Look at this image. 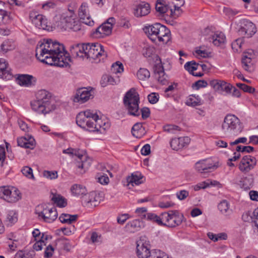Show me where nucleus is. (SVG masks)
<instances>
[{"instance_id": "obj_1", "label": "nucleus", "mask_w": 258, "mask_h": 258, "mask_svg": "<svg viewBox=\"0 0 258 258\" xmlns=\"http://www.w3.org/2000/svg\"><path fill=\"white\" fill-rule=\"evenodd\" d=\"M36 57L43 63L59 67H67L71 58L62 44L44 39L36 48Z\"/></svg>"}, {"instance_id": "obj_2", "label": "nucleus", "mask_w": 258, "mask_h": 258, "mask_svg": "<svg viewBox=\"0 0 258 258\" xmlns=\"http://www.w3.org/2000/svg\"><path fill=\"white\" fill-rule=\"evenodd\" d=\"M70 52L74 57L82 59L86 58L96 60L100 56L106 57L107 56L103 47L98 43L75 44L71 46Z\"/></svg>"}, {"instance_id": "obj_3", "label": "nucleus", "mask_w": 258, "mask_h": 258, "mask_svg": "<svg viewBox=\"0 0 258 258\" xmlns=\"http://www.w3.org/2000/svg\"><path fill=\"white\" fill-rule=\"evenodd\" d=\"M123 102L128 114L139 116L141 113L143 119H146L150 116V110L148 107H143L141 109V111H139L140 97L135 88H131L125 93Z\"/></svg>"}, {"instance_id": "obj_4", "label": "nucleus", "mask_w": 258, "mask_h": 258, "mask_svg": "<svg viewBox=\"0 0 258 258\" xmlns=\"http://www.w3.org/2000/svg\"><path fill=\"white\" fill-rule=\"evenodd\" d=\"M102 120L96 112L90 110L80 112L76 116V123L81 127L91 132H100L105 130L106 123L101 124Z\"/></svg>"}, {"instance_id": "obj_5", "label": "nucleus", "mask_w": 258, "mask_h": 258, "mask_svg": "<svg viewBox=\"0 0 258 258\" xmlns=\"http://www.w3.org/2000/svg\"><path fill=\"white\" fill-rule=\"evenodd\" d=\"M143 30L149 38L155 44H167L171 39L170 30L159 23L146 26Z\"/></svg>"}, {"instance_id": "obj_6", "label": "nucleus", "mask_w": 258, "mask_h": 258, "mask_svg": "<svg viewBox=\"0 0 258 258\" xmlns=\"http://www.w3.org/2000/svg\"><path fill=\"white\" fill-rule=\"evenodd\" d=\"M52 102L51 94L45 90H41L36 94V100L32 101L31 105L34 111L45 115L55 109Z\"/></svg>"}, {"instance_id": "obj_7", "label": "nucleus", "mask_w": 258, "mask_h": 258, "mask_svg": "<svg viewBox=\"0 0 258 258\" xmlns=\"http://www.w3.org/2000/svg\"><path fill=\"white\" fill-rule=\"evenodd\" d=\"M239 119L232 114L227 115L222 125V130L226 136H236L242 131Z\"/></svg>"}, {"instance_id": "obj_8", "label": "nucleus", "mask_w": 258, "mask_h": 258, "mask_svg": "<svg viewBox=\"0 0 258 258\" xmlns=\"http://www.w3.org/2000/svg\"><path fill=\"white\" fill-rule=\"evenodd\" d=\"M137 254L139 258H169L164 252L160 250L150 251L148 243L141 240L137 243Z\"/></svg>"}, {"instance_id": "obj_9", "label": "nucleus", "mask_w": 258, "mask_h": 258, "mask_svg": "<svg viewBox=\"0 0 258 258\" xmlns=\"http://www.w3.org/2000/svg\"><path fill=\"white\" fill-rule=\"evenodd\" d=\"M57 26L64 30L68 29H72L74 31L80 30V26L78 25L76 16L74 11L70 10L61 14Z\"/></svg>"}, {"instance_id": "obj_10", "label": "nucleus", "mask_w": 258, "mask_h": 258, "mask_svg": "<svg viewBox=\"0 0 258 258\" xmlns=\"http://www.w3.org/2000/svg\"><path fill=\"white\" fill-rule=\"evenodd\" d=\"M94 97V89L92 87L80 88L74 96L73 101L75 102L83 103L90 98Z\"/></svg>"}, {"instance_id": "obj_11", "label": "nucleus", "mask_w": 258, "mask_h": 258, "mask_svg": "<svg viewBox=\"0 0 258 258\" xmlns=\"http://www.w3.org/2000/svg\"><path fill=\"white\" fill-rule=\"evenodd\" d=\"M38 217L43 219V221L47 223L53 222L57 217V212L55 207H49L44 205L42 211L36 212Z\"/></svg>"}, {"instance_id": "obj_12", "label": "nucleus", "mask_w": 258, "mask_h": 258, "mask_svg": "<svg viewBox=\"0 0 258 258\" xmlns=\"http://www.w3.org/2000/svg\"><path fill=\"white\" fill-rule=\"evenodd\" d=\"M256 164L255 158L250 155L244 156L239 164V169L241 172L246 173L253 169Z\"/></svg>"}, {"instance_id": "obj_13", "label": "nucleus", "mask_w": 258, "mask_h": 258, "mask_svg": "<svg viewBox=\"0 0 258 258\" xmlns=\"http://www.w3.org/2000/svg\"><path fill=\"white\" fill-rule=\"evenodd\" d=\"M256 32L255 25L248 20H243L242 26L239 30V33L241 35H244L245 37L249 38L252 37Z\"/></svg>"}, {"instance_id": "obj_14", "label": "nucleus", "mask_w": 258, "mask_h": 258, "mask_svg": "<svg viewBox=\"0 0 258 258\" xmlns=\"http://www.w3.org/2000/svg\"><path fill=\"white\" fill-rule=\"evenodd\" d=\"M184 218L183 214H180L178 211L171 210L169 223H163L162 226L175 227L181 224Z\"/></svg>"}, {"instance_id": "obj_15", "label": "nucleus", "mask_w": 258, "mask_h": 258, "mask_svg": "<svg viewBox=\"0 0 258 258\" xmlns=\"http://www.w3.org/2000/svg\"><path fill=\"white\" fill-rule=\"evenodd\" d=\"M217 167L216 164H213L211 161L207 160L199 161L195 165L196 169L202 173L210 172L211 170L216 169Z\"/></svg>"}, {"instance_id": "obj_16", "label": "nucleus", "mask_w": 258, "mask_h": 258, "mask_svg": "<svg viewBox=\"0 0 258 258\" xmlns=\"http://www.w3.org/2000/svg\"><path fill=\"white\" fill-rule=\"evenodd\" d=\"M79 16L81 22L88 26H92L94 22L88 14V9L86 3H83L79 9Z\"/></svg>"}, {"instance_id": "obj_17", "label": "nucleus", "mask_w": 258, "mask_h": 258, "mask_svg": "<svg viewBox=\"0 0 258 258\" xmlns=\"http://www.w3.org/2000/svg\"><path fill=\"white\" fill-rule=\"evenodd\" d=\"M16 80L20 86L26 87L34 85L36 81V79L33 76L26 74L19 75Z\"/></svg>"}, {"instance_id": "obj_18", "label": "nucleus", "mask_w": 258, "mask_h": 258, "mask_svg": "<svg viewBox=\"0 0 258 258\" xmlns=\"http://www.w3.org/2000/svg\"><path fill=\"white\" fill-rule=\"evenodd\" d=\"M150 12V5L147 3L143 2L136 6L134 14L137 17H141L147 15Z\"/></svg>"}, {"instance_id": "obj_19", "label": "nucleus", "mask_w": 258, "mask_h": 258, "mask_svg": "<svg viewBox=\"0 0 258 258\" xmlns=\"http://www.w3.org/2000/svg\"><path fill=\"white\" fill-rule=\"evenodd\" d=\"M12 77L13 75L8 68V64L6 62V60L3 58L0 59V78L9 80Z\"/></svg>"}, {"instance_id": "obj_20", "label": "nucleus", "mask_w": 258, "mask_h": 258, "mask_svg": "<svg viewBox=\"0 0 258 258\" xmlns=\"http://www.w3.org/2000/svg\"><path fill=\"white\" fill-rule=\"evenodd\" d=\"M17 144L19 146L26 149H33L35 146V141L34 139L30 136L26 137H21L17 139Z\"/></svg>"}, {"instance_id": "obj_21", "label": "nucleus", "mask_w": 258, "mask_h": 258, "mask_svg": "<svg viewBox=\"0 0 258 258\" xmlns=\"http://www.w3.org/2000/svg\"><path fill=\"white\" fill-rule=\"evenodd\" d=\"M156 78L161 84L164 85L167 82V76L165 75L163 67L161 64H157L154 68Z\"/></svg>"}, {"instance_id": "obj_22", "label": "nucleus", "mask_w": 258, "mask_h": 258, "mask_svg": "<svg viewBox=\"0 0 258 258\" xmlns=\"http://www.w3.org/2000/svg\"><path fill=\"white\" fill-rule=\"evenodd\" d=\"M112 30V28L111 25H107L104 23L96 29L95 34L98 37H104L110 35Z\"/></svg>"}, {"instance_id": "obj_23", "label": "nucleus", "mask_w": 258, "mask_h": 258, "mask_svg": "<svg viewBox=\"0 0 258 258\" xmlns=\"http://www.w3.org/2000/svg\"><path fill=\"white\" fill-rule=\"evenodd\" d=\"M83 201L86 204L90 203L91 206L96 207L99 203V197L96 195V192H91L83 197Z\"/></svg>"}, {"instance_id": "obj_24", "label": "nucleus", "mask_w": 258, "mask_h": 258, "mask_svg": "<svg viewBox=\"0 0 258 258\" xmlns=\"http://www.w3.org/2000/svg\"><path fill=\"white\" fill-rule=\"evenodd\" d=\"M143 226V223L140 220L136 219L128 222L125 225V228L127 231L135 232L139 230Z\"/></svg>"}, {"instance_id": "obj_25", "label": "nucleus", "mask_w": 258, "mask_h": 258, "mask_svg": "<svg viewBox=\"0 0 258 258\" xmlns=\"http://www.w3.org/2000/svg\"><path fill=\"white\" fill-rule=\"evenodd\" d=\"M78 218V215H70L63 213L59 217V220L62 223L71 225L77 220Z\"/></svg>"}, {"instance_id": "obj_26", "label": "nucleus", "mask_w": 258, "mask_h": 258, "mask_svg": "<svg viewBox=\"0 0 258 258\" xmlns=\"http://www.w3.org/2000/svg\"><path fill=\"white\" fill-rule=\"evenodd\" d=\"M52 197L51 200L57 205V206L63 208L67 205V202L66 199L62 196L57 194H53L51 192Z\"/></svg>"}, {"instance_id": "obj_27", "label": "nucleus", "mask_w": 258, "mask_h": 258, "mask_svg": "<svg viewBox=\"0 0 258 258\" xmlns=\"http://www.w3.org/2000/svg\"><path fill=\"white\" fill-rule=\"evenodd\" d=\"M71 189L72 194L76 196H83V197H85L86 195L88 194L86 187L80 184H75L73 185Z\"/></svg>"}, {"instance_id": "obj_28", "label": "nucleus", "mask_w": 258, "mask_h": 258, "mask_svg": "<svg viewBox=\"0 0 258 258\" xmlns=\"http://www.w3.org/2000/svg\"><path fill=\"white\" fill-rule=\"evenodd\" d=\"M143 176L140 174L138 175L137 174L133 173L131 176H128L126 178L127 182V186H129V188H131L130 185L133 186L134 184L138 185L143 183L142 179Z\"/></svg>"}, {"instance_id": "obj_29", "label": "nucleus", "mask_w": 258, "mask_h": 258, "mask_svg": "<svg viewBox=\"0 0 258 258\" xmlns=\"http://www.w3.org/2000/svg\"><path fill=\"white\" fill-rule=\"evenodd\" d=\"M21 199V195L19 190L16 189L11 190V194H9L8 197H5V201L9 203H16Z\"/></svg>"}, {"instance_id": "obj_30", "label": "nucleus", "mask_w": 258, "mask_h": 258, "mask_svg": "<svg viewBox=\"0 0 258 258\" xmlns=\"http://www.w3.org/2000/svg\"><path fill=\"white\" fill-rule=\"evenodd\" d=\"M12 19L13 18L10 12L5 10L0 11V25H4L10 23Z\"/></svg>"}, {"instance_id": "obj_31", "label": "nucleus", "mask_w": 258, "mask_h": 258, "mask_svg": "<svg viewBox=\"0 0 258 258\" xmlns=\"http://www.w3.org/2000/svg\"><path fill=\"white\" fill-rule=\"evenodd\" d=\"M15 45L12 40L7 39L5 40L1 45V51L4 53L15 49Z\"/></svg>"}, {"instance_id": "obj_32", "label": "nucleus", "mask_w": 258, "mask_h": 258, "mask_svg": "<svg viewBox=\"0 0 258 258\" xmlns=\"http://www.w3.org/2000/svg\"><path fill=\"white\" fill-rule=\"evenodd\" d=\"M29 18L32 23L35 25L36 27L39 28V26H40V24H41V21L43 20V16L38 14L36 12H32L30 13Z\"/></svg>"}, {"instance_id": "obj_33", "label": "nucleus", "mask_w": 258, "mask_h": 258, "mask_svg": "<svg viewBox=\"0 0 258 258\" xmlns=\"http://www.w3.org/2000/svg\"><path fill=\"white\" fill-rule=\"evenodd\" d=\"M225 40V36L222 33L218 34H215L211 38V40H212L213 44L216 46H219L222 44H224Z\"/></svg>"}, {"instance_id": "obj_34", "label": "nucleus", "mask_w": 258, "mask_h": 258, "mask_svg": "<svg viewBox=\"0 0 258 258\" xmlns=\"http://www.w3.org/2000/svg\"><path fill=\"white\" fill-rule=\"evenodd\" d=\"M156 10L160 14H164L168 10V7L165 5V2L164 0H157L156 7Z\"/></svg>"}, {"instance_id": "obj_35", "label": "nucleus", "mask_w": 258, "mask_h": 258, "mask_svg": "<svg viewBox=\"0 0 258 258\" xmlns=\"http://www.w3.org/2000/svg\"><path fill=\"white\" fill-rule=\"evenodd\" d=\"M219 210L225 215L229 214L231 210L230 209L229 204L227 201L222 200L218 205Z\"/></svg>"}, {"instance_id": "obj_36", "label": "nucleus", "mask_w": 258, "mask_h": 258, "mask_svg": "<svg viewBox=\"0 0 258 258\" xmlns=\"http://www.w3.org/2000/svg\"><path fill=\"white\" fill-rule=\"evenodd\" d=\"M137 76L140 80L146 81L150 78V73L145 68H141L138 71Z\"/></svg>"}, {"instance_id": "obj_37", "label": "nucleus", "mask_w": 258, "mask_h": 258, "mask_svg": "<svg viewBox=\"0 0 258 258\" xmlns=\"http://www.w3.org/2000/svg\"><path fill=\"white\" fill-rule=\"evenodd\" d=\"M142 216L144 219L156 222L159 225L162 226L163 224V223L160 220L159 217L155 214L149 213L143 215Z\"/></svg>"}, {"instance_id": "obj_38", "label": "nucleus", "mask_w": 258, "mask_h": 258, "mask_svg": "<svg viewBox=\"0 0 258 258\" xmlns=\"http://www.w3.org/2000/svg\"><path fill=\"white\" fill-rule=\"evenodd\" d=\"M254 175L252 174H248L243 179V186L244 188L250 189L253 185Z\"/></svg>"}, {"instance_id": "obj_39", "label": "nucleus", "mask_w": 258, "mask_h": 258, "mask_svg": "<svg viewBox=\"0 0 258 258\" xmlns=\"http://www.w3.org/2000/svg\"><path fill=\"white\" fill-rule=\"evenodd\" d=\"M182 143L180 138H178L172 139L170 144L173 150L178 151L183 148Z\"/></svg>"}, {"instance_id": "obj_40", "label": "nucleus", "mask_w": 258, "mask_h": 258, "mask_svg": "<svg viewBox=\"0 0 258 258\" xmlns=\"http://www.w3.org/2000/svg\"><path fill=\"white\" fill-rule=\"evenodd\" d=\"M18 220L17 215L16 212L14 211H10L8 212L7 218L6 222H8V225H12L16 223Z\"/></svg>"}, {"instance_id": "obj_41", "label": "nucleus", "mask_w": 258, "mask_h": 258, "mask_svg": "<svg viewBox=\"0 0 258 258\" xmlns=\"http://www.w3.org/2000/svg\"><path fill=\"white\" fill-rule=\"evenodd\" d=\"M91 159L88 158L87 159L86 158L84 159L81 161H78L77 166L79 168L87 169H88L90 165H91Z\"/></svg>"}, {"instance_id": "obj_42", "label": "nucleus", "mask_w": 258, "mask_h": 258, "mask_svg": "<svg viewBox=\"0 0 258 258\" xmlns=\"http://www.w3.org/2000/svg\"><path fill=\"white\" fill-rule=\"evenodd\" d=\"M197 66L198 64L195 61H191L187 62L184 64V68L186 70L188 71L190 74H192V73H194V71L197 70Z\"/></svg>"}, {"instance_id": "obj_43", "label": "nucleus", "mask_w": 258, "mask_h": 258, "mask_svg": "<svg viewBox=\"0 0 258 258\" xmlns=\"http://www.w3.org/2000/svg\"><path fill=\"white\" fill-rule=\"evenodd\" d=\"M43 239L46 240L47 239V235L44 236V234L42 235L41 239L35 242L33 245L34 249L37 251L42 249L43 246L45 245Z\"/></svg>"}, {"instance_id": "obj_44", "label": "nucleus", "mask_w": 258, "mask_h": 258, "mask_svg": "<svg viewBox=\"0 0 258 258\" xmlns=\"http://www.w3.org/2000/svg\"><path fill=\"white\" fill-rule=\"evenodd\" d=\"M111 70L115 73H120L123 71V66L122 63L117 61L113 63Z\"/></svg>"}, {"instance_id": "obj_45", "label": "nucleus", "mask_w": 258, "mask_h": 258, "mask_svg": "<svg viewBox=\"0 0 258 258\" xmlns=\"http://www.w3.org/2000/svg\"><path fill=\"white\" fill-rule=\"evenodd\" d=\"M67 239L63 237L58 239L56 240L57 244H60L63 246V249L67 251H70L71 248V245L69 243L67 242Z\"/></svg>"}, {"instance_id": "obj_46", "label": "nucleus", "mask_w": 258, "mask_h": 258, "mask_svg": "<svg viewBox=\"0 0 258 258\" xmlns=\"http://www.w3.org/2000/svg\"><path fill=\"white\" fill-rule=\"evenodd\" d=\"M236 86L245 92L253 93L255 91L254 88L247 86L245 84L237 83Z\"/></svg>"}, {"instance_id": "obj_47", "label": "nucleus", "mask_w": 258, "mask_h": 258, "mask_svg": "<svg viewBox=\"0 0 258 258\" xmlns=\"http://www.w3.org/2000/svg\"><path fill=\"white\" fill-rule=\"evenodd\" d=\"M23 174L29 179H34L32 169L28 166L24 167L21 170Z\"/></svg>"}, {"instance_id": "obj_48", "label": "nucleus", "mask_w": 258, "mask_h": 258, "mask_svg": "<svg viewBox=\"0 0 258 258\" xmlns=\"http://www.w3.org/2000/svg\"><path fill=\"white\" fill-rule=\"evenodd\" d=\"M43 175L44 177L51 180L56 179L58 177L56 171L45 170L43 171Z\"/></svg>"}, {"instance_id": "obj_49", "label": "nucleus", "mask_w": 258, "mask_h": 258, "mask_svg": "<svg viewBox=\"0 0 258 258\" xmlns=\"http://www.w3.org/2000/svg\"><path fill=\"white\" fill-rule=\"evenodd\" d=\"M236 151L237 152H246V153H251L254 151V148L251 146H243L241 147V146H237L236 147Z\"/></svg>"}, {"instance_id": "obj_50", "label": "nucleus", "mask_w": 258, "mask_h": 258, "mask_svg": "<svg viewBox=\"0 0 258 258\" xmlns=\"http://www.w3.org/2000/svg\"><path fill=\"white\" fill-rule=\"evenodd\" d=\"M59 230L61 231L64 235L68 236L74 233L75 227L74 225H70L69 227L61 228Z\"/></svg>"}, {"instance_id": "obj_51", "label": "nucleus", "mask_w": 258, "mask_h": 258, "mask_svg": "<svg viewBox=\"0 0 258 258\" xmlns=\"http://www.w3.org/2000/svg\"><path fill=\"white\" fill-rule=\"evenodd\" d=\"M9 194H11V189L7 186L0 187V198L5 200V197H8Z\"/></svg>"}, {"instance_id": "obj_52", "label": "nucleus", "mask_w": 258, "mask_h": 258, "mask_svg": "<svg viewBox=\"0 0 258 258\" xmlns=\"http://www.w3.org/2000/svg\"><path fill=\"white\" fill-rule=\"evenodd\" d=\"M207 86L208 83L207 82V81L203 80H200L194 83L192 85V87L193 89L198 90L200 88L206 87Z\"/></svg>"}, {"instance_id": "obj_53", "label": "nucleus", "mask_w": 258, "mask_h": 258, "mask_svg": "<svg viewBox=\"0 0 258 258\" xmlns=\"http://www.w3.org/2000/svg\"><path fill=\"white\" fill-rule=\"evenodd\" d=\"M224 13L229 17H233L239 13L236 10H232L231 8L224 7L223 9Z\"/></svg>"}, {"instance_id": "obj_54", "label": "nucleus", "mask_w": 258, "mask_h": 258, "mask_svg": "<svg viewBox=\"0 0 258 258\" xmlns=\"http://www.w3.org/2000/svg\"><path fill=\"white\" fill-rule=\"evenodd\" d=\"M149 102L151 104H155L158 101L159 95L158 93H152L148 96Z\"/></svg>"}, {"instance_id": "obj_55", "label": "nucleus", "mask_w": 258, "mask_h": 258, "mask_svg": "<svg viewBox=\"0 0 258 258\" xmlns=\"http://www.w3.org/2000/svg\"><path fill=\"white\" fill-rule=\"evenodd\" d=\"M222 81L218 80H213L210 82V85L214 88L215 91H220Z\"/></svg>"}, {"instance_id": "obj_56", "label": "nucleus", "mask_w": 258, "mask_h": 258, "mask_svg": "<svg viewBox=\"0 0 258 258\" xmlns=\"http://www.w3.org/2000/svg\"><path fill=\"white\" fill-rule=\"evenodd\" d=\"M170 211L168 212L162 213L159 217L160 220L163 223H169Z\"/></svg>"}, {"instance_id": "obj_57", "label": "nucleus", "mask_w": 258, "mask_h": 258, "mask_svg": "<svg viewBox=\"0 0 258 258\" xmlns=\"http://www.w3.org/2000/svg\"><path fill=\"white\" fill-rule=\"evenodd\" d=\"M175 204L171 201L164 202L161 201L158 203V206L161 208L166 209L172 207Z\"/></svg>"}, {"instance_id": "obj_58", "label": "nucleus", "mask_w": 258, "mask_h": 258, "mask_svg": "<svg viewBox=\"0 0 258 258\" xmlns=\"http://www.w3.org/2000/svg\"><path fill=\"white\" fill-rule=\"evenodd\" d=\"M251 53H248L247 54L246 53H244L242 58L241 62L242 65L244 64H249L251 63Z\"/></svg>"}, {"instance_id": "obj_59", "label": "nucleus", "mask_w": 258, "mask_h": 258, "mask_svg": "<svg viewBox=\"0 0 258 258\" xmlns=\"http://www.w3.org/2000/svg\"><path fill=\"white\" fill-rule=\"evenodd\" d=\"M188 195V191L185 190H182L176 193L177 198L180 200H183L185 199Z\"/></svg>"}, {"instance_id": "obj_60", "label": "nucleus", "mask_w": 258, "mask_h": 258, "mask_svg": "<svg viewBox=\"0 0 258 258\" xmlns=\"http://www.w3.org/2000/svg\"><path fill=\"white\" fill-rule=\"evenodd\" d=\"M40 25L39 29H42L43 30H49L50 28V26L48 24L47 20L44 16L43 20L41 21V24Z\"/></svg>"}, {"instance_id": "obj_61", "label": "nucleus", "mask_w": 258, "mask_h": 258, "mask_svg": "<svg viewBox=\"0 0 258 258\" xmlns=\"http://www.w3.org/2000/svg\"><path fill=\"white\" fill-rule=\"evenodd\" d=\"M164 130L168 133H172L174 131L180 130V128L177 125L168 124L164 126Z\"/></svg>"}, {"instance_id": "obj_62", "label": "nucleus", "mask_w": 258, "mask_h": 258, "mask_svg": "<svg viewBox=\"0 0 258 258\" xmlns=\"http://www.w3.org/2000/svg\"><path fill=\"white\" fill-rule=\"evenodd\" d=\"M130 218L128 214H123L117 218V221L118 224H123L125 222Z\"/></svg>"}, {"instance_id": "obj_63", "label": "nucleus", "mask_w": 258, "mask_h": 258, "mask_svg": "<svg viewBox=\"0 0 258 258\" xmlns=\"http://www.w3.org/2000/svg\"><path fill=\"white\" fill-rule=\"evenodd\" d=\"M151 147L149 144L145 145L141 150V154L143 155H148L151 152Z\"/></svg>"}, {"instance_id": "obj_64", "label": "nucleus", "mask_w": 258, "mask_h": 258, "mask_svg": "<svg viewBox=\"0 0 258 258\" xmlns=\"http://www.w3.org/2000/svg\"><path fill=\"white\" fill-rule=\"evenodd\" d=\"M22 254H23V257L24 258H33L35 255V251L34 250L29 251L22 250Z\"/></svg>"}]
</instances>
